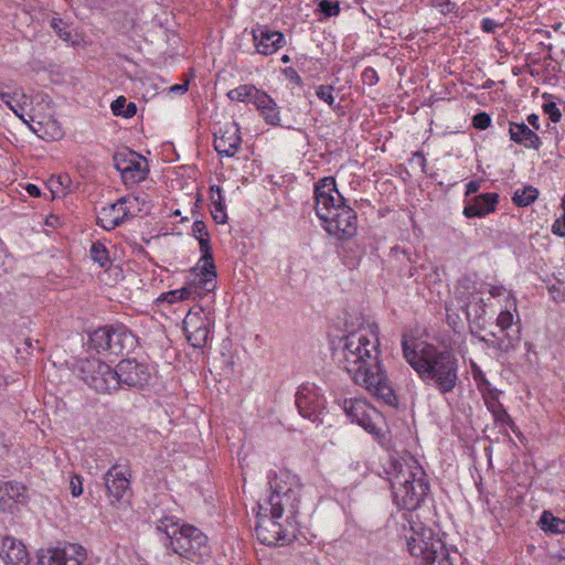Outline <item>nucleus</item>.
I'll return each instance as SVG.
<instances>
[{"instance_id": "obj_40", "label": "nucleus", "mask_w": 565, "mask_h": 565, "mask_svg": "<svg viewBox=\"0 0 565 565\" xmlns=\"http://www.w3.org/2000/svg\"><path fill=\"white\" fill-rule=\"evenodd\" d=\"M192 289H193V285H185L184 287H182L180 289H175V290L169 291L167 294H162L158 300L159 301L167 300L168 302L173 303L178 300L188 299L192 295Z\"/></svg>"}, {"instance_id": "obj_50", "label": "nucleus", "mask_w": 565, "mask_h": 565, "mask_svg": "<svg viewBox=\"0 0 565 565\" xmlns=\"http://www.w3.org/2000/svg\"><path fill=\"white\" fill-rule=\"evenodd\" d=\"M70 486L73 497L77 498L83 493V483L79 476H73Z\"/></svg>"}, {"instance_id": "obj_35", "label": "nucleus", "mask_w": 565, "mask_h": 565, "mask_svg": "<svg viewBox=\"0 0 565 565\" xmlns=\"http://www.w3.org/2000/svg\"><path fill=\"white\" fill-rule=\"evenodd\" d=\"M111 110L115 116L131 118L137 113V106L135 103H127L124 96H119L111 103Z\"/></svg>"}, {"instance_id": "obj_55", "label": "nucleus", "mask_w": 565, "mask_h": 565, "mask_svg": "<svg viewBox=\"0 0 565 565\" xmlns=\"http://www.w3.org/2000/svg\"><path fill=\"white\" fill-rule=\"evenodd\" d=\"M479 340L487 344V347L495 349L497 350V343L498 341V334L494 332H491L489 337H480Z\"/></svg>"}, {"instance_id": "obj_8", "label": "nucleus", "mask_w": 565, "mask_h": 565, "mask_svg": "<svg viewBox=\"0 0 565 565\" xmlns=\"http://www.w3.org/2000/svg\"><path fill=\"white\" fill-rule=\"evenodd\" d=\"M75 370L77 375L98 393H111L118 390L116 367L111 369L98 359L79 360Z\"/></svg>"}, {"instance_id": "obj_28", "label": "nucleus", "mask_w": 565, "mask_h": 565, "mask_svg": "<svg viewBox=\"0 0 565 565\" xmlns=\"http://www.w3.org/2000/svg\"><path fill=\"white\" fill-rule=\"evenodd\" d=\"M391 262L395 263L398 266V271L407 277H413L415 268L411 265L412 258L411 254L406 250L401 248L399 246H394L391 249Z\"/></svg>"}, {"instance_id": "obj_27", "label": "nucleus", "mask_w": 565, "mask_h": 565, "mask_svg": "<svg viewBox=\"0 0 565 565\" xmlns=\"http://www.w3.org/2000/svg\"><path fill=\"white\" fill-rule=\"evenodd\" d=\"M345 205L344 198L337 190L333 194L329 196H323V199H318V202L315 206L317 216L322 221L323 218H328L329 215L340 210V207Z\"/></svg>"}, {"instance_id": "obj_29", "label": "nucleus", "mask_w": 565, "mask_h": 565, "mask_svg": "<svg viewBox=\"0 0 565 565\" xmlns=\"http://www.w3.org/2000/svg\"><path fill=\"white\" fill-rule=\"evenodd\" d=\"M211 200L213 205V210L211 211L213 220L218 224H225L227 222V214L225 212L222 189L218 185L211 186Z\"/></svg>"}, {"instance_id": "obj_48", "label": "nucleus", "mask_w": 565, "mask_h": 565, "mask_svg": "<svg viewBox=\"0 0 565 565\" xmlns=\"http://www.w3.org/2000/svg\"><path fill=\"white\" fill-rule=\"evenodd\" d=\"M364 84L373 86L379 82V75L373 67H366L362 73Z\"/></svg>"}, {"instance_id": "obj_64", "label": "nucleus", "mask_w": 565, "mask_h": 565, "mask_svg": "<svg viewBox=\"0 0 565 565\" xmlns=\"http://www.w3.org/2000/svg\"><path fill=\"white\" fill-rule=\"evenodd\" d=\"M58 184L57 183H50V189L52 193H55L57 191Z\"/></svg>"}, {"instance_id": "obj_56", "label": "nucleus", "mask_w": 565, "mask_h": 565, "mask_svg": "<svg viewBox=\"0 0 565 565\" xmlns=\"http://www.w3.org/2000/svg\"><path fill=\"white\" fill-rule=\"evenodd\" d=\"M61 24H62V21L61 20L57 21L56 19H53L51 22L52 28L57 32L60 38L66 40L67 38H70L71 34L67 31H63V29L60 26Z\"/></svg>"}, {"instance_id": "obj_22", "label": "nucleus", "mask_w": 565, "mask_h": 565, "mask_svg": "<svg viewBox=\"0 0 565 565\" xmlns=\"http://www.w3.org/2000/svg\"><path fill=\"white\" fill-rule=\"evenodd\" d=\"M497 193H483L472 198L463 209V215L468 218L483 217L493 212L498 204Z\"/></svg>"}, {"instance_id": "obj_32", "label": "nucleus", "mask_w": 565, "mask_h": 565, "mask_svg": "<svg viewBox=\"0 0 565 565\" xmlns=\"http://www.w3.org/2000/svg\"><path fill=\"white\" fill-rule=\"evenodd\" d=\"M262 93L263 92L257 89L254 85L245 84L231 89L227 93V97L231 100H237L243 103L253 102L255 104V99L258 98V94Z\"/></svg>"}, {"instance_id": "obj_49", "label": "nucleus", "mask_w": 565, "mask_h": 565, "mask_svg": "<svg viewBox=\"0 0 565 565\" xmlns=\"http://www.w3.org/2000/svg\"><path fill=\"white\" fill-rule=\"evenodd\" d=\"M552 233L558 237H565V212L553 223Z\"/></svg>"}, {"instance_id": "obj_34", "label": "nucleus", "mask_w": 565, "mask_h": 565, "mask_svg": "<svg viewBox=\"0 0 565 565\" xmlns=\"http://www.w3.org/2000/svg\"><path fill=\"white\" fill-rule=\"evenodd\" d=\"M369 409H370V407L363 401H359V399H355V401L345 399L344 401V411H345L348 417L353 423L358 424L359 420L362 419V417L364 416V414L367 413Z\"/></svg>"}, {"instance_id": "obj_17", "label": "nucleus", "mask_w": 565, "mask_h": 565, "mask_svg": "<svg viewBox=\"0 0 565 565\" xmlns=\"http://www.w3.org/2000/svg\"><path fill=\"white\" fill-rule=\"evenodd\" d=\"M105 487L110 503L120 502L130 493V480L122 471L118 470V465L110 467L104 475Z\"/></svg>"}, {"instance_id": "obj_59", "label": "nucleus", "mask_w": 565, "mask_h": 565, "mask_svg": "<svg viewBox=\"0 0 565 565\" xmlns=\"http://www.w3.org/2000/svg\"><path fill=\"white\" fill-rule=\"evenodd\" d=\"M50 183H57L58 186H66L70 183V178L67 175H58L57 178H51Z\"/></svg>"}, {"instance_id": "obj_14", "label": "nucleus", "mask_w": 565, "mask_h": 565, "mask_svg": "<svg viewBox=\"0 0 565 565\" xmlns=\"http://www.w3.org/2000/svg\"><path fill=\"white\" fill-rule=\"evenodd\" d=\"M116 373L118 388L122 385L142 387L148 384L151 376L148 365L129 359L122 360L117 364Z\"/></svg>"}, {"instance_id": "obj_6", "label": "nucleus", "mask_w": 565, "mask_h": 565, "mask_svg": "<svg viewBox=\"0 0 565 565\" xmlns=\"http://www.w3.org/2000/svg\"><path fill=\"white\" fill-rule=\"evenodd\" d=\"M412 535L407 537L409 553L420 559L422 565H452L445 543L431 529L422 523L411 526Z\"/></svg>"}, {"instance_id": "obj_43", "label": "nucleus", "mask_w": 565, "mask_h": 565, "mask_svg": "<svg viewBox=\"0 0 565 565\" xmlns=\"http://www.w3.org/2000/svg\"><path fill=\"white\" fill-rule=\"evenodd\" d=\"M497 326L500 331L515 330L513 328V315L509 310L501 311L497 318Z\"/></svg>"}, {"instance_id": "obj_53", "label": "nucleus", "mask_w": 565, "mask_h": 565, "mask_svg": "<svg viewBox=\"0 0 565 565\" xmlns=\"http://www.w3.org/2000/svg\"><path fill=\"white\" fill-rule=\"evenodd\" d=\"M475 380L478 382V388L483 392L488 388H490V383L489 381L486 379V376L482 374L481 371H479L478 373H475Z\"/></svg>"}, {"instance_id": "obj_26", "label": "nucleus", "mask_w": 565, "mask_h": 565, "mask_svg": "<svg viewBox=\"0 0 565 565\" xmlns=\"http://www.w3.org/2000/svg\"><path fill=\"white\" fill-rule=\"evenodd\" d=\"M263 115L265 121L268 125L277 126L280 122L279 110L275 100L265 92L258 94V98L255 99L254 104Z\"/></svg>"}, {"instance_id": "obj_60", "label": "nucleus", "mask_w": 565, "mask_h": 565, "mask_svg": "<svg viewBox=\"0 0 565 565\" xmlns=\"http://www.w3.org/2000/svg\"><path fill=\"white\" fill-rule=\"evenodd\" d=\"M26 191L33 198H39L41 195V191L35 184H28Z\"/></svg>"}, {"instance_id": "obj_11", "label": "nucleus", "mask_w": 565, "mask_h": 565, "mask_svg": "<svg viewBox=\"0 0 565 565\" xmlns=\"http://www.w3.org/2000/svg\"><path fill=\"white\" fill-rule=\"evenodd\" d=\"M137 204H139L138 196H122L115 203L100 209L97 215V224L106 231L115 230L125 220L134 216L131 209Z\"/></svg>"}, {"instance_id": "obj_21", "label": "nucleus", "mask_w": 565, "mask_h": 565, "mask_svg": "<svg viewBox=\"0 0 565 565\" xmlns=\"http://www.w3.org/2000/svg\"><path fill=\"white\" fill-rule=\"evenodd\" d=\"M26 488L17 481L0 483V512L13 513L18 502L25 497Z\"/></svg>"}, {"instance_id": "obj_39", "label": "nucleus", "mask_w": 565, "mask_h": 565, "mask_svg": "<svg viewBox=\"0 0 565 565\" xmlns=\"http://www.w3.org/2000/svg\"><path fill=\"white\" fill-rule=\"evenodd\" d=\"M89 252L92 259L100 267H107L110 264L108 250L100 242L93 243Z\"/></svg>"}, {"instance_id": "obj_10", "label": "nucleus", "mask_w": 565, "mask_h": 565, "mask_svg": "<svg viewBox=\"0 0 565 565\" xmlns=\"http://www.w3.org/2000/svg\"><path fill=\"white\" fill-rule=\"evenodd\" d=\"M114 167L120 172L122 181L128 184L147 179L149 169L147 159L129 149L116 152L113 157Z\"/></svg>"}, {"instance_id": "obj_54", "label": "nucleus", "mask_w": 565, "mask_h": 565, "mask_svg": "<svg viewBox=\"0 0 565 565\" xmlns=\"http://www.w3.org/2000/svg\"><path fill=\"white\" fill-rule=\"evenodd\" d=\"M285 75L295 84H297L299 86L302 85V79L294 67H287L285 70Z\"/></svg>"}, {"instance_id": "obj_31", "label": "nucleus", "mask_w": 565, "mask_h": 565, "mask_svg": "<svg viewBox=\"0 0 565 565\" xmlns=\"http://www.w3.org/2000/svg\"><path fill=\"white\" fill-rule=\"evenodd\" d=\"M539 525L544 532L552 534L565 533V519L555 516L550 511H544L539 520Z\"/></svg>"}, {"instance_id": "obj_20", "label": "nucleus", "mask_w": 565, "mask_h": 565, "mask_svg": "<svg viewBox=\"0 0 565 565\" xmlns=\"http://www.w3.org/2000/svg\"><path fill=\"white\" fill-rule=\"evenodd\" d=\"M257 52L264 55L275 53L285 44V36L279 31H273L266 26H259L253 31Z\"/></svg>"}, {"instance_id": "obj_25", "label": "nucleus", "mask_w": 565, "mask_h": 565, "mask_svg": "<svg viewBox=\"0 0 565 565\" xmlns=\"http://www.w3.org/2000/svg\"><path fill=\"white\" fill-rule=\"evenodd\" d=\"M193 236L199 241L200 252L202 254L200 262H205L207 268H214L212 247L210 244V234L203 221L196 220L192 225Z\"/></svg>"}, {"instance_id": "obj_41", "label": "nucleus", "mask_w": 565, "mask_h": 565, "mask_svg": "<svg viewBox=\"0 0 565 565\" xmlns=\"http://www.w3.org/2000/svg\"><path fill=\"white\" fill-rule=\"evenodd\" d=\"M491 414L497 424H500L501 426H509L511 428L514 427V423L511 416L508 414L502 404L500 406H495V408L491 411Z\"/></svg>"}, {"instance_id": "obj_51", "label": "nucleus", "mask_w": 565, "mask_h": 565, "mask_svg": "<svg viewBox=\"0 0 565 565\" xmlns=\"http://www.w3.org/2000/svg\"><path fill=\"white\" fill-rule=\"evenodd\" d=\"M498 26L499 24L490 18H483L481 21V30L486 33H494Z\"/></svg>"}, {"instance_id": "obj_2", "label": "nucleus", "mask_w": 565, "mask_h": 565, "mask_svg": "<svg viewBox=\"0 0 565 565\" xmlns=\"http://www.w3.org/2000/svg\"><path fill=\"white\" fill-rule=\"evenodd\" d=\"M402 348L404 358L426 385L435 387L443 395L454 391L459 381L458 360L450 349L429 343L411 348L405 338Z\"/></svg>"}, {"instance_id": "obj_46", "label": "nucleus", "mask_w": 565, "mask_h": 565, "mask_svg": "<svg viewBox=\"0 0 565 565\" xmlns=\"http://www.w3.org/2000/svg\"><path fill=\"white\" fill-rule=\"evenodd\" d=\"M491 124V118L487 113H478L472 118V125L475 128L483 130Z\"/></svg>"}, {"instance_id": "obj_52", "label": "nucleus", "mask_w": 565, "mask_h": 565, "mask_svg": "<svg viewBox=\"0 0 565 565\" xmlns=\"http://www.w3.org/2000/svg\"><path fill=\"white\" fill-rule=\"evenodd\" d=\"M437 7L443 14H448L455 10L456 3L450 2L449 0H437Z\"/></svg>"}, {"instance_id": "obj_7", "label": "nucleus", "mask_w": 565, "mask_h": 565, "mask_svg": "<svg viewBox=\"0 0 565 565\" xmlns=\"http://www.w3.org/2000/svg\"><path fill=\"white\" fill-rule=\"evenodd\" d=\"M136 337L124 324L100 327L89 334L88 348L97 353L124 354L136 347Z\"/></svg>"}, {"instance_id": "obj_62", "label": "nucleus", "mask_w": 565, "mask_h": 565, "mask_svg": "<svg viewBox=\"0 0 565 565\" xmlns=\"http://www.w3.org/2000/svg\"><path fill=\"white\" fill-rule=\"evenodd\" d=\"M188 83L185 84H177V85H173L170 90L171 92H177V93H183L185 90H188Z\"/></svg>"}, {"instance_id": "obj_36", "label": "nucleus", "mask_w": 565, "mask_h": 565, "mask_svg": "<svg viewBox=\"0 0 565 565\" xmlns=\"http://www.w3.org/2000/svg\"><path fill=\"white\" fill-rule=\"evenodd\" d=\"M337 192V184L333 177H326L315 185V200L323 199Z\"/></svg>"}, {"instance_id": "obj_18", "label": "nucleus", "mask_w": 565, "mask_h": 565, "mask_svg": "<svg viewBox=\"0 0 565 565\" xmlns=\"http://www.w3.org/2000/svg\"><path fill=\"white\" fill-rule=\"evenodd\" d=\"M0 558L6 565H29L30 557L25 545L15 537H0Z\"/></svg>"}, {"instance_id": "obj_1", "label": "nucleus", "mask_w": 565, "mask_h": 565, "mask_svg": "<svg viewBox=\"0 0 565 565\" xmlns=\"http://www.w3.org/2000/svg\"><path fill=\"white\" fill-rule=\"evenodd\" d=\"M342 367L354 383L364 386L377 399L388 406H396L398 401L390 385L388 379L379 359V340L371 342L359 332H351L341 339Z\"/></svg>"}, {"instance_id": "obj_42", "label": "nucleus", "mask_w": 565, "mask_h": 565, "mask_svg": "<svg viewBox=\"0 0 565 565\" xmlns=\"http://www.w3.org/2000/svg\"><path fill=\"white\" fill-rule=\"evenodd\" d=\"M333 86L320 85L316 90V95L319 99L326 102L332 109L337 108L335 99L333 96Z\"/></svg>"}, {"instance_id": "obj_61", "label": "nucleus", "mask_w": 565, "mask_h": 565, "mask_svg": "<svg viewBox=\"0 0 565 565\" xmlns=\"http://www.w3.org/2000/svg\"><path fill=\"white\" fill-rule=\"evenodd\" d=\"M527 122L534 129H539L540 128L539 116L536 114H531L530 116H527Z\"/></svg>"}, {"instance_id": "obj_44", "label": "nucleus", "mask_w": 565, "mask_h": 565, "mask_svg": "<svg viewBox=\"0 0 565 565\" xmlns=\"http://www.w3.org/2000/svg\"><path fill=\"white\" fill-rule=\"evenodd\" d=\"M319 9L324 14V17L330 18L339 14L340 4L339 1L322 0L319 3Z\"/></svg>"}, {"instance_id": "obj_3", "label": "nucleus", "mask_w": 565, "mask_h": 565, "mask_svg": "<svg viewBox=\"0 0 565 565\" xmlns=\"http://www.w3.org/2000/svg\"><path fill=\"white\" fill-rule=\"evenodd\" d=\"M396 505L407 511L416 510L429 492L426 473L417 460H391L386 469Z\"/></svg>"}, {"instance_id": "obj_58", "label": "nucleus", "mask_w": 565, "mask_h": 565, "mask_svg": "<svg viewBox=\"0 0 565 565\" xmlns=\"http://www.w3.org/2000/svg\"><path fill=\"white\" fill-rule=\"evenodd\" d=\"M412 161H416L418 163V166L420 167L422 171H425L426 159L422 152H419V151L415 152L413 154Z\"/></svg>"}, {"instance_id": "obj_12", "label": "nucleus", "mask_w": 565, "mask_h": 565, "mask_svg": "<svg viewBox=\"0 0 565 565\" xmlns=\"http://www.w3.org/2000/svg\"><path fill=\"white\" fill-rule=\"evenodd\" d=\"M322 222L327 232L339 239H349L356 234V213L347 204L329 215L328 218H323Z\"/></svg>"}, {"instance_id": "obj_57", "label": "nucleus", "mask_w": 565, "mask_h": 565, "mask_svg": "<svg viewBox=\"0 0 565 565\" xmlns=\"http://www.w3.org/2000/svg\"><path fill=\"white\" fill-rule=\"evenodd\" d=\"M480 188V183L479 181H469L467 184H466V195L469 196L473 193H476Z\"/></svg>"}, {"instance_id": "obj_9", "label": "nucleus", "mask_w": 565, "mask_h": 565, "mask_svg": "<svg viewBox=\"0 0 565 565\" xmlns=\"http://www.w3.org/2000/svg\"><path fill=\"white\" fill-rule=\"evenodd\" d=\"M274 518L273 514L268 515L257 514V524L255 526V535L257 540L265 545L286 544L297 537V525L291 521H287V526H284Z\"/></svg>"}, {"instance_id": "obj_38", "label": "nucleus", "mask_w": 565, "mask_h": 565, "mask_svg": "<svg viewBox=\"0 0 565 565\" xmlns=\"http://www.w3.org/2000/svg\"><path fill=\"white\" fill-rule=\"evenodd\" d=\"M373 415L379 417L376 411L374 408H370L362 419L359 420L358 425L379 439L381 437V429L374 422Z\"/></svg>"}, {"instance_id": "obj_37", "label": "nucleus", "mask_w": 565, "mask_h": 565, "mask_svg": "<svg viewBox=\"0 0 565 565\" xmlns=\"http://www.w3.org/2000/svg\"><path fill=\"white\" fill-rule=\"evenodd\" d=\"M4 85H0V100L4 103L17 116L22 117L20 114V110H23V107L21 106L20 102L17 99V97L20 95L19 92L10 93L4 89Z\"/></svg>"}, {"instance_id": "obj_47", "label": "nucleus", "mask_w": 565, "mask_h": 565, "mask_svg": "<svg viewBox=\"0 0 565 565\" xmlns=\"http://www.w3.org/2000/svg\"><path fill=\"white\" fill-rule=\"evenodd\" d=\"M544 113L548 115L553 122H558L562 118V113L554 102H548L543 105Z\"/></svg>"}, {"instance_id": "obj_33", "label": "nucleus", "mask_w": 565, "mask_h": 565, "mask_svg": "<svg viewBox=\"0 0 565 565\" xmlns=\"http://www.w3.org/2000/svg\"><path fill=\"white\" fill-rule=\"evenodd\" d=\"M539 196V190L532 185H525L522 189H518L513 196L512 201L516 206H529L532 204Z\"/></svg>"}, {"instance_id": "obj_4", "label": "nucleus", "mask_w": 565, "mask_h": 565, "mask_svg": "<svg viewBox=\"0 0 565 565\" xmlns=\"http://www.w3.org/2000/svg\"><path fill=\"white\" fill-rule=\"evenodd\" d=\"M157 530L166 534L164 544L181 557L198 562L209 554L206 535L193 525H180L174 516L161 518Z\"/></svg>"}, {"instance_id": "obj_63", "label": "nucleus", "mask_w": 565, "mask_h": 565, "mask_svg": "<svg viewBox=\"0 0 565 565\" xmlns=\"http://www.w3.org/2000/svg\"><path fill=\"white\" fill-rule=\"evenodd\" d=\"M502 290H503V287H497V286H494V287H491V289H490V291H489V292H490V295H491L492 297H499V296H501Z\"/></svg>"}, {"instance_id": "obj_45", "label": "nucleus", "mask_w": 565, "mask_h": 565, "mask_svg": "<svg viewBox=\"0 0 565 565\" xmlns=\"http://www.w3.org/2000/svg\"><path fill=\"white\" fill-rule=\"evenodd\" d=\"M498 390L497 388H488L483 391V399L487 408L491 412L495 408V406H500L501 403L498 401Z\"/></svg>"}, {"instance_id": "obj_16", "label": "nucleus", "mask_w": 565, "mask_h": 565, "mask_svg": "<svg viewBox=\"0 0 565 565\" xmlns=\"http://www.w3.org/2000/svg\"><path fill=\"white\" fill-rule=\"evenodd\" d=\"M241 142L239 127L236 122H232L214 132V149L222 157H234Z\"/></svg>"}, {"instance_id": "obj_13", "label": "nucleus", "mask_w": 565, "mask_h": 565, "mask_svg": "<svg viewBox=\"0 0 565 565\" xmlns=\"http://www.w3.org/2000/svg\"><path fill=\"white\" fill-rule=\"evenodd\" d=\"M86 557V550L82 545L68 543L47 550L45 555L39 556L38 565H82Z\"/></svg>"}, {"instance_id": "obj_24", "label": "nucleus", "mask_w": 565, "mask_h": 565, "mask_svg": "<svg viewBox=\"0 0 565 565\" xmlns=\"http://www.w3.org/2000/svg\"><path fill=\"white\" fill-rule=\"evenodd\" d=\"M509 134L511 140L516 143L523 145L526 148L539 150L542 141L536 132L527 127L524 122L516 124L510 122Z\"/></svg>"}, {"instance_id": "obj_5", "label": "nucleus", "mask_w": 565, "mask_h": 565, "mask_svg": "<svg viewBox=\"0 0 565 565\" xmlns=\"http://www.w3.org/2000/svg\"><path fill=\"white\" fill-rule=\"evenodd\" d=\"M268 483L271 490L267 501L268 507L259 505V509L265 512L269 511L274 518H281L284 511L287 510L290 514L287 521H291L298 526L301 484L297 476L288 470H282L279 473H274V477H269Z\"/></svg>"}, {"instance_id": "obj_23", "label": "nucleus", "mask_w": 565, "mask_h": 565, "mask_svg": "<svg viewBox=\"0 0 565 565\" xmlns=\"http://www.w3.org/2000/svg\"><path fill=\"white\" fill-rule=\"evenodd\" d=\"M201 267H196L194 270H200V273H196L191 281H189L186 285H193L192 294H195L196 296H202L205 292H210L215 288V277H216V269L215 267L211 269L207 268V265L205 262H202Z\"/></svg>"}, {"instance_id": "obj_19", "label": "nucleus", "mask_w": 565, "mask_h": 565, "mask_svg": "<svg viewBox=\"0 0 565 565\" xmlns=\"http://www.w3.org/2000/svg\"><path fill=\"white\" fill-rule=\"evenodd\" d=\"M296 405L302 417L315 422L323 408V399L311 388L302 386L296 394Z\"/></svg>"}, {"instance_id": "obj_15", "label": "nucleus", "mask_w": 565, "mask_h": 565, "mask_svg": "<svg viewBox=\"0 0 565 565\" xmlns=\"http://www.w3.org/2000/svg\"><path fill=\"white\" fill-rule=\"evenodd\" d=\"M211 321L202 310H190L183 320V330L186 339L194 348L202 349L209 340Z\"/></svg>"}, {"instance_id": "obj_30", "label": "nucleus", "mask_w": 565, "mask_h": 565, "mask_svg": "<svg viewBox=\"0 0 565 565\" xmlns=\"http://www.w3.org/2000/svg\"><path fill=\"white\" fill-rule=\"evenodd\" d=\"M500 333L501 334L498 335L499 343H497V351L500 354L513 351L521 341V333L519 327H516L515 330L500 331Z\"/></svg>"}]
</instances>
